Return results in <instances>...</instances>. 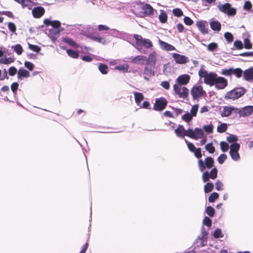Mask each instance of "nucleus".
<instances>
[{
	"mask_svg": "<svg viewBox=\"0 0 253 253\" xmlns=\"http://www.w3.org/2000/svg\"><path fill=\"white\" fill-rule=\"evenodd\" d=\"M224 38L229 42H231L233 41V36L232 34L229 32H226L224 34Z\"/></svg>",
	"mask_w": 253,
	"mask_h": 253,
	"instance_id": "864d4df0",
	"label": "nucleus"
},
{
	"mask_svg": "<svg viewBox=\"0 0 253 253\" xmlns=\"http://www.w3.org/2000/svg\"><path fill=\"white\" fill-rule=\"evenodd\" d=\"M14 61V58L11 57H4L0 59V63L9 64Z\"/></svg>",
	"mask_w": 253,
	"mask_h": 253,
	"instance_id": "2f4dec72",
	"label": "nucleus"
},
{
	"mask_svg": "<svg viewBox=\"0 0 253 253\" xmlns=\"http://www.w3.org/2000/svg\"><path fill=\"white\" fill-rule=\"evenodd\" d=\"M220 148L222 152H227L229 149L228 144L224 141H221L220 143Z\"/></svg>",
	"mask_w": 253,
	"mask_h": 253,
	"instance_id": "09e8293b",
	"label": "nucleus"
},
{
	"mask_svg": "<svg viewBox=\"0 0 253 253\" xmlns=\"http://www.w3.org/2000/svg\"><path fill=\"white\" fill-rule=\"evenodd\" d=\"M198 108H199V105L198 104L194 105L192 107V108H191V109L190 110V114L193 117L196 116L197 113V112H198Z\"/></svg>",
	"mask_w": 253,
	"mask_h": 253,
	"instance_id": "a19ab883",
	"label": "nucleus"
},
{
	"mask_svg": "<svg viewBox=\"0 0 253 253\" xmlns=\"http://www.w3.org/2000/svg\"><path fill=\"white\" fill-rule=\"evenodd\" d=\"M218 8L219 11L227 14L228 16H233L236 13V9L232 7L231 4L229 3L219 5Z\"/></svg>",
	"mask_w": 253,
	"mask_h": 253,
	"instance_id": "423d86ee",
	"label": "nucleus"
},
{
	"mask_svg": "<svg viewBox=\"0 0 253 253\" xmlns=\"http://www.w3.org/2000/svg\"><path fill=\"white\" fill-rule=\"evenodd\" d=\"M172 12L174 15L177 17H180L183 15L182 11L179 8H175Z\"/></svg>",
	"mask_w": 253,
	"mask_h": 253,
	"instance_id": "13d9d810",
	"label": "nucleus"
},
{
	"mask_svg": "<svg viewBox=\"0 0 253 253\" xmlns=\"http://www.w3.org/2000/svg\"><path fill=\"white\" fill-rule=\"evenodd\" d=\"M109 34L113 37L124 39L125 37L124 35H126V34L124 32L119 31L116 29H113L110 30Z\"/></svg>",
	"mask_w": 253,
	"mask_h": 253,
	"instance_id": "6ab92c4d",
	"label": "nucleus"
},
{
	"mask_svg": "<svg viewBox=\"0 0 253 253\" xmlns=\"http://www.w3.org/2000/svg\"><path fill=\"white\" fill-rule=\"evenodd\" d=\"M203 223L208 227H210L211 226V220L209 217L206 216L203 221Z\"/></svg>",
	"mask_w": 253,
	"mask_h": 253,
	"instance_id": "5fc2aeb1",
	"label": "nucleus"
},
{
	"mask_svg": "<svg viewBox=\"0 0 253 253\" xmlns=\"http://www.w3.org/2000/svg\"><path fill=\"white\" fill-rule=\"evenodd\" d=\"M217 44L215 42H212L210 43L208 46V50L210 51H214L217 48Z\"/></svg>",
	"mask_w": 253,
	"mask_h": 253,
	"instance_id": "49530a36",
	"label": "nucleus"
},
{
	"mask_svg": "<svg viewBox=\"0 0 253 253\" xmlns=\"http://www.w3.org/2000/svg\"><path fill=\"white\" fill-rule=\"evenodd\" d=\"M98 69L102 74H106L108 73V67L106 65L100 63L98 66Z\"/></svg>",
	"mask_w": 253,
	"mask_h": 253,
	"instance_id": "473e14b6",
	"label": "nucleus"
},
{
	"mask_svg": "<svg viewBox=\"0 0 253 253\" xmlns=\"http://www.w3.org/2000/svg\"><path fill=\"white\" fill-rule=\"evenodd\" d=\"M32 15L35 18L42 17L45 13V9L42 6L35 7L32 11Z\"/></svg>",
	"mask_w": 253,
	"mask_h": 253,
	"instance_id": "ddd939ff",
	"label": "nucleus"
},
{
	"mask_svg": "<svg viewBox=\"0 0 253 253\" xmlns=\"http://www.w3.org/2000/svg\"><path fill=\"white\" fill-rule=\"evenodd\" d=\"M29 48L35 51V52H36L37 53H39L40 50H41V47L38 46V45H33V44H30V43H29Z\"/></svg>",
	"mask_w": 253,
	"mask_h": 253,
	"instance_id": "603ef678",
	"label": "nucleus"
},
{
	"mask_svg": "<svg viewBox=\"0 0 253 253\" xmlns=\"http://www.w3.org/2000/svg\"><path fill=\"white\" fill-rule=\"evenodd\" d=\"M133 37L135 40V47L140 52L145 53V50L143 48H149L153 46V43L150 40L143 39L141 35L134 34Z\"/></svg>",
	"mask_w": 253,
	"mask_h": 253,
	"instance_id": "f03ea898",
	"label": "nucleus"
},
{
	"mask_svg": "<svg viewBox=\"0 0 253 253\" xmlns=\"http://www.w3.org/2000/svg\"><path fill=\"white\" fill-rule=\"evenodd\" d=\"M219 195L216 192L212 193L209 197V201L210 202H213L215 200L218 199Z\"/></svg>",
	"mask_w": 253,
	"mask_h": 253,
	"instance_id": "8fccbe9b",
	"label": "nucleus"
},
{
	"mask_svg": "<svg viewBox=\"0 0 253 253\" xmlns=\"http://www.w3.org/2000/svg\"><path fill=\"white\" fill-rule=\"evenodd\" d=\"M205 149L207 151H208L210 153H213L215 151V148L212 145L211 143H210L207 144L205 146Z\"/></svg>",
	"mask_w": 253,
	"mask_h": 253,
	"instance_id": "37998d69",
	"label": "nucleus"
},
{
	"mask_svg": "<svg viewBox=\"0 0 253 253\" xmlns=\"http://www.w3.org/2000/svg\"><path fill=\"white\" fill-rule=\"evenodd\" d=\"M184 23L188 26L191 25L193 23V21L189 17L185 16L184 18Z\"/></svg>",
	"mask_w": 253,
	"mask_h": 253,
	"instance_id": "774afa93",
	"label": "nucleus"
},
{
	"mask_svg": "<svg viewBox=\"0 0 253 253\" xmlns=\"http://www.w3.org/2000/svg\"><path fill=\"white\" fill-rule=\"evenodd\" d=\"M243 48V43L241 41L236 40L234 42L232 49H242Z\"/></svg>",
	"mask_w": 253,
	"mask_h": 253,
	"instance_id": "f704fd0d",
	"label": "nucleus"
},
{
	"mask_svg": "<svg viewBox=\"0 0 253 253\" xmlns=\"http://www.w3.org/2000/svg\"><path fill=\"white\" fill-rule=\"evenodd\" d=\"M159 43L161 48L166 51H172L176 50L175 47L165 42L159 40Z\"/></svg>",
	"mask_w": 253,
	"mask_h": 253,
	"instance_id": "f3484780",
	"label": "nucleus"
},
{
	"mask_svg": "<svg viewBox=\"0 0 253 253\" xmlns=\"http://www.w3.org/2000/svg\"><path fill=\"white\" fill-rule=\"evenodd\" d=\"M235 75L238 78H240L242 77L243 75V71L241 68H237L236 69H234L232 68L231 75Z\"/></svg>",
	"mask_w": 253,
	"mask_h": 253,
	"instance_id": "c756f323",
	"label": "nucleus"
},
{
	"mask_svg": "<svg viewBox=\"0 0 253 253\" xmlns=\"http://www.w3.org/2000/svg\"><path fill=\"white\" fill-rule=\"evenodd\" d=\"M8 29L10 31L14 33L16 30V27L15 25L12 22H9L8 24Z\"/></svg>",
	"mask_w": 253,
	"mask_h": 253,
	"instance_id": "338daca9",
	"label": "nucleus"
},
{
	"mask_svg": "<svg viewBox=\"0 0 253 253\" xmlns=\"http://www.w3.org/2000/svg\"><path fill=\"white\" fill-rule=\"evenodd\" d=\"M185 131V129L184 126L182 125H179L176 129H175V133L178 137H184V131Z\"/></svg>",
	"mask_w": 253,
	"mask_h": 253,
	"instance_id": "a878e982",
	"label": "nucleus"
},
{
	"mask_svg": "<svg viewBox=\"0 0 253 253\" xmlns=\"http://www.w3.org/2000/svg\"><path fill=\"white\" fill-rule=\"evenodd\" d=\"M227 126L226 124L223 123L219 125L217 127V131L220 133H223L226 131Z\"/></svg>",
	"mask_w": 253,
	"mask_h": 253,
	"instance_id": "e433bc0d",
	"label": "nucleus"
},
{
	"mask_svg": "<svg viewBox=\"0 0 253 253\" xmlns=\"http://www.w3.org/2000/svg\"><path fill=\"white\" fill-rule=\"evenodd\" d=\"M30 75V73L25 69H20L18 72L17 77L19 79H21L22 77L28 78Z\"/></svg>",
	"mask_w": 253,
	"mask_h": 253,
	"instance_id": "393cba45",
	"label": "nucleus"
},
{
	"mask_svg": "<svg viewBox=\"0 0 253 253\" xmlns=\"http://www.w3.org/2000/svg\"><path fill=\"white\" fill-rule=\"evenodd\" d=\"M185 141L187 145V147L189 149V150L193 152L196 149V148L195 147L194 144L190 142H189L187 140L185 139Z\"/></svg>",
	"mask_w": 253,
	"mask_h": 253,
	"instance_id": "bf43d9fd",
	"label": "nucleus"
},
{
	"mask_svg": "<svg viewBox=\"0 0 253 253\" xmlns=\"http://www.w3.org/2000/svg\"><path fill=\"white\" fill-rule=\"evenodd\" d=\"M243 79L248 82L253 81V67L249 68L243 72Z\"/></svg>",
	"mask_w": 253,
	"mask_h": 253,
	"instance_id": "dca6fc26",
	"label": "nucleus"
},
{
	"mask_svg": "<svg viewBox=\"0 0 253 253\" xmlns=\"http://www.w3.org/2000/svg\"><path fill=\"white\" fill-rule=\"evenodd\" d=\"M157 53L155 51L152 52L149 55L147 62L154 66L156 62Z\"/></svg>",
	"mask_w": 253,
	"mask_h": 253,
	"instance_id": "b1692460",
	"label": "nucleus"
},
{
	"mask_svg": "<svg viewBox=\"0 0 253 253\" xmlns=\"http://www.w3.org/2000/svg\"><path fill=\"white\" fill-rule=\"evenodd\" d=\"M238 139V137L233 134H230L227 137V140L230 143H236Z\"/></svg>",
	"mask_w": 253,
	"mask_h": 253,
	"instance_id": "c03bdc74",
	"label": "nucleus"
},
{
	"mask_svg": "<svg viewBox=\"0 0 253 253\" xmlns=\"http://www.w3.org/2000/svg\"><path fill=\"white\" fill-rule=\"evenodd\" d=\"M12 49L19 55H21L23 51V48L20 44L12 46Z\"/></svg>",
	"mask_w": 253,
	"mask_h": 253,
	"instance_id": "7c9ffc66",
	"label": "nucleus"
},
{
	"mask_svg": "<svg viewBox=\"0 0 253 253\" xmlns=\"http://www.w3.org/2000/svg\"><path fill=\"white\" fill-rule=\"evenodd\" d=\"M226 158H227L226 155L225 154H222L218 157L217 160H218V163L220 164H222L224 162V161L226 159Z\"/></svg>",
	"mask_w": 253,
	"mask_h": 253,
	"instance_id": "052dcab7",
	"label": "nucleus"
},
{
	"mask_svg": "<svg viewBox=\"0 0 253 253\" xmlns=\"http://www.w3.org/2000/svg\"><path fill=\"white\" fill-rule=\"evenodd\" d=\"M142 9L144 11V12L149 15H152L154 14V8L149 4H145L142 6Z\"/></svg>",
	"mask_w": 253,
	"mask_h": 253,
	"instance_id": "4be33fe9",
	"label": "nucleus"
},
{
	"mask_svg": "<svg viewBox=\"0 0 253 253\" xmlns=\"http://www.w3.org/2000/svg\"><path fill=\"white\" fill-rule=\"evenodd\" d=\"M240 145L237 143L232 144L230 146V155L232 159L235 161L240 159V155L238 151L240 149Z\"/></svg>",
	"mask_w": 253,
	"mask_h": 253,
	"instance_id": "0eeeda50",
	"label": "nucleus"
},
{
	"mask_svg": "<svg viewBox=\"0 0 253 253\" xmlns=\"http://www.w3.org/2000/svg\"><path fill=\"white\" fill-rule=\"evenodd\" d=\"M24 65L30 71H32L34 67V65L29 61H25L24 63Z\"/></svg>",
	"mask_w": 253,
	"mask_h": 253,
	"instance_id": "69168bd1",
	"label": "nucleus"
},
{
	"mask_svg": "<svg viewBox=\"0 0 253 253\" xmlns=\"http://www.w3.org/2000/svg\"><path fill=\"white\" fill-rule=\"evenodd\" d=\"M208 233L207 231H206L205 228L202 227L201 229V234L199 236H198L197 238V240H200V246L202 247H204L205 246L207 243V238H208Z\"/></svg>",
	"mask_w": 253,
	"mask_h": 253,
	"instance_id": "4468645a",
	"label": "nucleus"
},
{
	"mask_svg": "<svg viewBox=\"0 0 253 253\" xmlns=\"http://www.w3.org/2000/svg\"><path fill=\"white\" fill-rule=\"evenodd\" d=\"M134 98L136 103L137 105H139L141 102L144 99V96L142 93L135 92L134 93Z\"/></svg>",
	"mask_w": 253,
	"mask_h": 253,
	"instance_id": "c85d7f7f",
	"label": "nucleus"
},
{
	"mask_svg": "<svg viewBox=\"0 0 253 253\" xmlns=\"http://www.w3.org/2000/svg\"><path fill=\"white\" fill-rule=\"evenodd\" d=\"M194 131V135L195 136L194 137V139H198L199 138H202L204 137V133L203 130L200 128H195Z\"/></svg>",
	"mask_w": 253,
	"mask_h": 253,
	"instance_id": "5701e85b",
	"label": "nucleus"
},
{
	"mask_svg": "<svg viewBox=\"0 0 253 253\" xmlns=\"http://www.w3.org/2000/svg\"><path fill=\"white\" fill-rule=\"evenodd\" d=\"M213 188V184L212 183H207L204 186V191L206 193H208L212 191Z\"/></svg>",
	"mask_w": 253,
	"mask_h": 253,
	"instance_id": "4c0bfd02",
	"label": "nucleus"
},
{
	"mask_svg": "<svg viewBox=\"0 0 253 253\" xmlns=\"http://www.w3.org/2000/svg\"><path fill=\"white\" fill-rule=\"evenodd\" d=\"M214 160L210 157H207L205 160V162L201 159L198 161V166L201 171L203 172L206 168L208 169L211 168L213 166Z\"/></svg>",
	"mask_w": 253,
	"mask_h": 253,
	"instance_id": "39448f33",
	"label": "nucleus"
},
{
	"mask_svg": "<svg viewBox=\"0 0 253 253\" xmlns=\"http://www.w3.org/2000/svg\"><path fill=\"white\" fill-rule=\"evenodd\" d=\"M234 110H236V109L234 107L226 106L224 108L223 111L221 113V115L223 117H228L231 114L232 111Z\"/></svg>",
	"mask_w": 253,
	"mask_h": 253,
	"instance_id": "bb28decb",
	"label": "nucleus"
},
{
	"mask_svg": "<svg viewBox=\"0 0 253 253\" xmlns=\"http://www.w3.org/2000/svg\"><path fill=\"white\" fill-rule=\"evenodd\" d=\"M199 75L201 78H204V83L210 86L214 85L217 75L214 72L208 73L207 71L204 70V66L199 71Z\"/></svg>",
	"mask_w": 253,
	"mask_h": 253,
	"instance_id": "7ed1b4c3",
	"label": "nucleus"
},
{
	"mask_svg": "<svg viewBox=\"0 0 253 253\" xmlns=\"http://www.w3.org/2000/svg\"><path fill=\"white\" fill-rule=\"evenodd\" d=\"M236 112L239 114L240 117H248L253 112V106H247L241 109H236Z\"/></svg>",
	"mask_w": 253,
	"mask_h": 253,
	"instance_id": "9d476101",
	"label": "nucleus"
},
{
	"mask_svg": "<svg viewBox=\"0 0 253 253\" xmlns=\"http://www.w3.org/2000/svg\"><path fill=\"white\" fill-rule=\"evenodd\" d=\"M206 213L210 217L213 216L215 212V211L213 208L211 207H208L206 210Z\"/></svg>",
	"mask_w": 253,
	"mask_h": 253,
	"instance_id": "a18cd8bd",
	"label": "nucleus"
},
{
	"mask_svg": "<svg viewBox=\"0 0 253 253\" xmlns=\"http://www.w3.org/2000/svg\"><path fill=\"white\" fill-rule=\"evenodd\" d=\"M159 18L161 22L165 23L167 21L168 16L167 14L163 11L160 14Z\"/></svg>",
	"mask_w": 253,
	"mask_h": 253,
	"instance_id": "ea45409f",
	"label": "nucleus"
},
{
	"mask_svg": "<svg viewBox=\"0 0 253 253\" xmlns=\"http://www.w3.org/2000/svg\"><path fill=\"white\" fill-rule=\"evenodd\" d=\"M246 90L243 87L235 88L227 92L225 95L224 98L226 100H235L242 96L246 92Z\"/></svg>",
	"mask_w": 253,
	"mask_h": 253,
	"instance_id": "20e7f679",
	"label": "nucleus"
},
{
	"mask_svg": "<svg viewBox=\"0 0 253 253\" xmlns=\"http://www.w3.org/2000/svg\"><path fill=\"white\" fill-rule=\"evenodd\" d=\"M210 178V174L208 171H205L203 173L202 178L204 182H206L209 180Z\"/></svg>",
	"mask_w": 253,
	"mask_h": 253,
	"instance_id": "680f3d73",
	"label": "nucleus"
},
{
	"mask_svg": "<svg viewBox=\"0 0 253 253\" xmlns=\"http://www.w3.org/2000/svg\"><path fill=\"white\" fill-rule=\"evenodd\" d=\"M204 94L206 92L201 85L194 86L191 90V94L194 100L202 97Z\"/></svg>",
	"mask_w": 253,
	"mask_h": 253,
	"instance_id": "6e6552de",
	"label": "nucleus"
},
{
	"mask_svg": "<svg viewBox=\"0 0 253 253\" xmlns=\"http://www.w3.org/2000/svg\"><path fill=\"white\" fill-rule=\"evenodd\" d=\"M190 78V76L184 74L178 76L176 79L177 84L173 85V90L179 97L185 99L188 96L189 90L185 86L181 87V85L187 84Z\"/></svg>",
	"mask_w": 253,
	"mask_h": 253,
	"instance_id": "f257e3e1",
	"label": "nucleus"
},
{
	"mask_svg": "<svg viewBox=\"0 0 253 253\" xmlns=\"http://www.w3.org/2000/svg\"><path fill=\"white\" fill-rule=\"evenodd\" d=\"M48 34L51 39H56L59 35L60 30L57 28H50L47 30Z\"/></svg>",
	"mask_w": 253,
	"mask_h": 253,
	"instance_id": "aec40b11",
	"label": "nucleus"
},
{
	"mask_svg": "<svg viewBox=\"0 0 253 253\" xmlns=\"http://www.w3.org/2000/svg\"><path fill=\"white\" fill-rule=\"evenodd\" d=\"M152 66L153 65L147 63L144 68L143 73L145 76L144 77V78L146 81H149V77L154 75V71L153 69Z\"/></svg>",
	"mask_w": 253,
	"mask_h": 253,
	"instance_id": "f8f14e48",
	"label": "nucleus"
},
{
	"mask_svg": "<svg viewBox=\"0 0 253 253\" xmlns=\"http://www.w3.org/2000/svg\"><path fill=\"white\" fill-rule=\"evenodd\" d=\"M172 57L174 58L176 63L180 64L186 63L189 61L187 57L178 53H173L172 54Z\"/></svg>",
	"mask_w": 253,
	"mask_h": 253,
	"instance_id": "2eb2a0df",
	"label": "nucleus"
},
{
	"mask_svg": "<svg viewBox=\"0 0 253 253\" xmlns=\"http://www.w3.org/2000/svg\"><path fill=\"white\" fill-rule=\"evenodd\" d=\"M227 85L228 81L225 78L217 76L213 85H215L218 89H222L225 88Z\"/></svg>",
	"mask_w": 253,
	"mask_h": 253,
	"instance_id": "9b49d317",
	"label": "nucleus"
},
{
	"mask_svg": "<svg viewBox=\"0 0 253 253\" xmlns=\"http://www.w3.org/2000/svg\"><path fill=\"white\" fill-rule=\"evenodd\" d=\"M184 136H187L193 139L195 137V136L194 135V131L192 129L189 128L187 130H185V131H184Z\"/></svg>",
	"mask_w": 253,
	"mask_h": 253,
	"instance_id": "de8ad7c7",
	"label": "nucleus"
},
{
	"mask_svg": "<svg viewBox=\"0 0 253 253\" xmlns=\"http://www.w3.org/2000/svg\"><path fill=\"white\" fill-rule=\"evenodd\" d=\"M67 53L69 56L74 58H77L79 56V53L73 49H68Z\"/></svg>",
	"mask_w": 253,
	"mask_h": 253,
	"instance_id": "c9c22d12",
	"label": "nucleus"
},
{
	"mask_svg": "<svg viewBox=\"0 0 253 253\" xmlns=\"http://www.w3.org/2000/svg\"><path fill=\"white\" fill-rule=\"evenodd\" d=\"M168 104L167 99L164 97H161L156 99L154 104V109L156 111H161L163 110Z\"/></svg>",
	"mask_w": 253,
	"mask_h": 253,
	"instance_id": "1a4fd4ad",
	"label": "nucleus"
},
{
	"mask_svg": "<svg viewBox=\"0 0 253 253\" xmlns=\"http://www.w3.org/2000/svg\"><path fill=\"white\" fill-rule=\"evenodd\" d=\"M215 188L217 191L222 190L223 183L219 180H217L215 184Z\"/></svg>",
	"mask_w": 253,
	"mask_h": 253,
	"instance_id": "0e129e2a",
	"label": "nucleus"
},
{
	"mask_svg": "<svg viewBox=\"0 0 253 253\" xmlns=\"http://www.w3.org/2000/svg\"><path fill=\"white\" fill-rule=\"evenodd\" d=\"M196 25L198 27L199 30L203 34H206L208 33V29H207L205 24L202 22H198L196 23Z\"/></svg>",
	"mask_w": 253,
	"mask_h": 253,
	"instance_id": "cd10ccee",
	"label": "nucleus"
},
{
	"mask_svg": "<svg viewBox=\"0 0 253 253\" xmlns=\"http://www.w3.org/2000/svg\"><path fill=\"white\" fill-rule=\"evenodd\" d=\"M194 153V155L195 156L198 158V159H200L202 157V153H201V148H196L193 152Z\"/></svg>",
	"mask_w": 253,
	"mask_h": 253,
	"instance_id": "e2e57ef3",
	"label": "nucleus"
},
{
	"mask_svg": "<svg viewBox=\"0 0 253 253\" xmlns=\"http://www.w3.org/2000/svg\"><path fill=\"white\" fill-rule=\"evenodd\" d=\"M210 25L211 29L214 31H219L221 29V24L217 20L211 19L210 22Z\"/></svg>",
	"mask_w": 253,
	"mask_h": 253,
	"instance_id": "a211bd4d",
	"label": "nucleus"
},
{
	"mask_svg": "<svg viewBox=\"0 0 253 253\" xmlns=\"http://www.w3.org/2000/svg\"><path fill=\"white\" fill-rule=\"evenodd\" d=\"M203 129L207 133H211L213 131V126L211 124L207 126H204Z\"/></svg>",
	"mask_w": 253,
	"mask_h": 253,
	"instance_id": "4d7b16f0",
	"label": "nucleus"
},
{
	"mask_svg": "<svg viewBox=\"0 0 253 253\" xmlns=\"http://www.w3.org/2000/svg\"><path fill=\"white\" fill-rule=\"evenodd\" d=\"M146 57L143 55H138L134 57L131 60V62L134 64H138L143 65L144 64V61L146 60Z\"/></svg>",
	"mask_w": 253,
	"mask_h": 253,
	"instance_id": "412c9836",
	"label": "nucleus"
},
{
	"mask_svg": "<svg viewBox=\"0 0 253 253\" xmlns=\"http://www.w3.org/2000/svg\"><path fill=\"white\" fill-rule=\"evenodd\" d=\"M213 236L215 238L222 237V232L220 229L217 228L213 233Z\"/></svg>",
	"mask_w": 253,
	"mask_h": 253,
	"instance_id": "6e6d98bb",
	"label": "nucleus"
},
{
	"mask_svg": "<svg viewBox=\"0 0 253 253\" xmlns=\"http://www.w3.org/2000/svg\"><path fill=\"white\" fill-rule=\"evenodd\" d=\"M209 174L211 178L215 179L217 177V169L215 168L212 169Z\"/></svg>",
	"mask_w": 253,
	"mask_h": 253,
	"instance_id": "3c124183",
	"label": "nucleus"
},
{
	"mask_svg": "<svg viewBox=\"0 0 253 253\" xmlns=\"http://www.w3.org/2000/svg\"><path fill=\"white\" fill-rule=\"evenodd\" d=\"M193 116L188 112L184 114L182 116V119L186 123L190 122L192 119Z\"/></svg>",
	"mask_w": 253,
	"mask_h": 253,
	"instance_id": "58836bf2",
	"label": "nucleus"
},
{
	"mask_svg": "<svg viewBox=\"0 0 253 253\" xmlns=\"http://www.w3.org/2000/svg\"><path fill=\"white\" fill-rule=\"evenodd\" d=\"M243 47L247 49H250L252 48L253 44L248 38H246L244 40Z\"/></svg>",
	"mask_w": 253,
	"mask_h": 253,
	"instance_id": "72a5a7b5",
	"label": "nucleus"
},
{
	"mask_svg": "<svg viewBox=\"0 0 253 253\" xmlns=\"http://www.w3.org/2000/svg\"><path fill=\"white\" fill-rule=\"evenodd\" d=\"M232 69V68H230L229 69H223L221 71V74L226 77L231 76Z\"/></svg>",
	"mask_w": 253,
	"mask_h": 253,
	"instance_id": "79ce46f5",
	"label": "nucleus"
}]
</instances>
